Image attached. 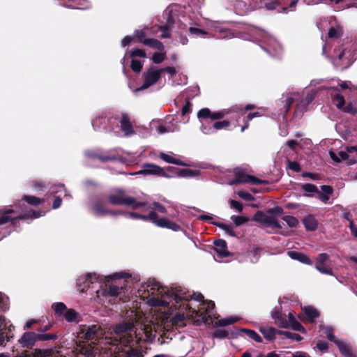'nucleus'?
Here are the masks:
<instances>
[{
    "label": "nucleus",
    "mask_w": 357,
    "mask_h": 357,
    "mask_svg": "<svg viewBox=\"0 0 357 357\" xmlns=\"http://www.w3.org/2000/svg\"><path fill=\"white\" fill-rule=\"evenodd\" d=\"M142 66L143 63L140 61L136 59H133L132 61L131 68L133 71L136 73L140 72L142 68Z\"/></svg>",
    "instance_id": "nucleus-43"
},
{
    "label": "nucleus",
    "mask_w": 357,
    "mask_h": 357,
    "mask_svg": "<svg viewBox=\"0 0 357 357\" xmlns=\"http://www.w3.org/2000/svg\"><path fill=\"white\" fill-rule=\"evenodd\" d=\"M148 293V303L150 306L159 307H165L169 298H173L165 294L167 292V288L162 287L158 282L154 279H150L146 283V290Z\"/></svg>",
    "instance_id": "nucleus-4"
},
{
    "label": "nucleus",
    "mask_w": 357,
    "mask_h": 357,
    "mask_svg": "<svg viewBox=\"0 0 357 357\" xmlns=\"http://www.w3.org/2000/svg\"><path fill=\"white\" fill-rule=\"evenodd\" d=\"M99 279V277L97 276L96 273H89L85 277L80 278L78 280V284H81V282H83L85 284L82 291L84 290V289H89L90 287V284L93 283V281H96Z\"/></svg>",
    "instance_id": "nucleus-22"
},
{
    "label": "nucleus",
    "mask_w": 357,
    "mask_h": 357,
    "mask_svg": "<svg viewBox=\"0 0 357 357\" xmlns=\"http://www.w3.org/2000/svg\"><path fill=\"white\" fill-rule=\"evenodd\" d=\"M153 209L154 211H156L159 213H166V209L165 208L164 206H162L161 204L158 203V202H154L153 203Z\"/></svg>",
    "instance_id": "nucleus-49"
},
{
    "label": "nucleus",
    "mask_w": 357,
    "mask_h": 357,
    "mask_svg": "<svg viewBox=\"0 0 357 357\" xmlns=\"http://www.w3.org/2000/svg\"><path fill=\"white\" fill-rule=\"evenodd\" d=\"M260 332L263 334L264 337L268 340H273L275 339L277 333L280 334V331H277L273 327L261 326L259 328Z\"/></svg>",
    "instance_id": "nucleus-18"
},
{
    "label": "nucleus",
    "mask_w": 357,
    "mask_h": 357,
    "mask_svg": "<svg viewBox=\"0 0 357 357\" xmlns=\"http://www.w3.org/2000/svg\"><path fill=\"white\" fill-rule=\"evenodd\" d=\"M132 328L126 324H118L113 332L103 333L100 326L92 325L82 329L78 333L77 347L74 351L75 357H94L98 352V344L101 349L105 353L119 351L121 347L117 343L126 344L132 340Z\"/></svg>",
    "instance_id": "nucleus-1"
},
{
    "label": "nucleus",
    "mask_w": 357,
    "mask_h": 357,
    "mask_svg": "<svg viewBox=\"0 0 357 357\" xmlns=\"http://www.w3.org/2000/svg\"><path fill=\"white\" fill-rule=\"evenodd\" d=\"M230 123L228 121H218L212 125L213 132L215 130H221L229 126Z\"/></svg>",
    "instance_id": "nucleus-35"
},
{
    "label": "nucleus",
    "mask_w": 357,
    "mask_h": 357,
    "mask_svg": "<svg viewBox=\"0 0 357 357\" xmlns=\"http://www.w3.org/2000/svg\"><path fill=\"white\" fill-rule=\"evenodd\" d=\"M128 215L132 218H141L144 220H151L157 226L160 227H166L174 231L180 229V227L175 222L167 218H158L155 211H151L148 215H142L136 213H130Z\"/></svg>",
    "instance_id": "nucleus-5"
},
{
    "label": "nucleus",
    "mask_w": 357,
    "mask_h": 357,
    "mask_svg": "<svg viewBox=\"0 0 357 357\" xmlns=\"http://www.w3.org/2000/svg\"><path fill=\"white\" fill-rule=\"evenodd\" d=\"M280 334H282L286 337L289 338V339H292V340H295L296 341H300L302 339V337H301L300 335H298L297 333H292L289 332V331H282V332H280Z\"/></svg>",
    "instance_id": "nucleus-42"
},
{
    "label": "nucleus",
    "mask_w": 357,
    "mask_h": 357,
    "mask_svg": "<svg viewBox=\"0 0 357 357\" xmlns=\"http://www.w3.org/2000/svg\"><path fill=\"white\" fill-rule=\"evenodd\" d=\"M354 152L357 153V147L350 146L347 147L346 151H341L338 152V156L333 151H330L329 154L331 158L335 162H340L342 160L347 161V159L351 156V154Z\"/></svg>",
    "instance_id": "nucleus-12"
},
{
    "label": "nucleus",
    "mask_w": 357,
    "mask_h": 357,
    "mask_svg": "<svg viewBox=\"0 0 357 357\" xmlns=\"http://www.w3.org/2000/svg\"><path fill=\"white\" fill-rule=\"evenodd\" d=\"M121 128L126 135H130L133 133L132 124L129 117L126 114H122L121 117Z\"/></svg>",
    "instance_id": "nucleus-15"
},
{
    "label": "nucleus",
    "mask_w": 357,
    "mask_h": 357,
    "mask_svg": "<svg viewBox=\"0 0 357 357\" xmlns=\"http://www.w3.org/2000/svg\"><path fill=\"white\" fill-rule=\"evenodd\" d=\"M128 321H123L121 324H126L132 330V340L128 343L122 344L118 341V344L121 347L119 351L109 353L117 354L125 352L127 357H143V352L137 349H128L125 351L123 347L128 346L134 340L138 343L140 341H149L155 337V333L159 329V325L155 324L153 320H148L145 314L140 310H130L126 313Z\"/></svg>",
    "instance_id": "nucleus-2"
},
{
    "label": "nucleus",
    "mask_w": 357,
    "mask_h": 357,
    "mask_svg": "<svg viewBox=\"0 0 357 357\" xmlns=\"http://www.w3.org/2000/svg\"><path fill=\"white\" fill-rule=\"evenodd\" d=\"M24 199L29 204L36 206L41 203V200L34 196H24Z\"/></svg>",
    "instance_id": "nucleus-40"
},
{
    "label": "nucleus",
    "mask_w": 357,
    "mask_h": 357,
    "mask_svg": "<svg viewBox=\"0 0 357 357\" xmlns=\"http://www.w3.org/2000/svg\"><path fill=\"white\" fill-rule=\"evenodd\" d=\"M122 289L116 286H110L109 293L112 296H117L121 294Z\"/></svg>",
    "instance_id": "nucleus-53"
},
{
    "label": "nucleus",
    "mask_w": 357,
    "mask_h": 357,
    "mask_svg": "<svg viewBox=\"0 0 357 357\" xmlns=\"http://www.w3.org/2000/svg\"><path fill=\"white\" fill-rule=\"evenodd\" d=\"M14 213V210L10 208H6L3 211H0V225L6 223L8 221L13 220V218L9 215Z\"/></svg>",
    "instance_id": "nucleus-29"
},
{
    "label": "nucleus",
    "mask_w": 357,
    "mask_h": 357,
    "mask_svg": "<svg viewBox=\"0 0 357 357\" xmlns=\"http://www.w3.org/2000/svg\"><path fill=\"white\" fill-rule=\"evenodd\" d=\"M229 203H230V206H231V208H235L238 212H241L242 211L243 206H242V204L240 202H238L237 201H235V200H231L229 202Z\"/></svg>",
    "instance_id": "nucleus-50"
},
{
    "label": "nucleus",
    "mask_w": 357,
    "mask_h": 357,
    "mask_svg": "<svg viewBox=\"0 0 357 357\" xmlns=\"http://www.w3.org/2000/svg\"><path fill=\"white\" fill-rule=\"evenodd\" d=\"M237 321H238L237 318L229 317V318H227V319H220V320H219L218 323H219L220 326H227L229 324H232L236 322Z\"/></svg>",
    "instance_id": "nucleus-45"
},
{
    "label": "nucleus",
    "mask_w": 357,
    "mask_h": 357,
    "mask_svg": "<svg viewBox=\"0 0 357 357\" xmlns=\"http://www.w3.org/2000/svg\"><path fill=\"white\" fill-rule=\"evenodd\" d=\"M318 194V198L319 200L323 202L324 203H327L330 199V196L325 195L324 193H321V192H317Z\"/></svg>",
    "instance_id": "nucleus-58"
},
{
    "label": "nucleus",
    "mask_w": 357,
    "mask_h": 357,
    "mask_svg": "<svg viewBox=\"0 0 357 357\" xmlns=\"http://www.w3.org/2000/svg\"><path fill=\"white\" fill-rule=\"evenodd\" d=\"M343 33L342 27L340 25H337L335 26H332L330 28L328 31V37L330 38H338L342 36Z\"/></svg>",
    "instance_id": "nucleus-28"
},
{
    "label": "nucleus",
    "mask_w": 357,
    "mask_h": 357,
    "mask_svg": "<svg viewBox=\"0 0 357 357\" xmlns=\"http://www.w3.org/2000/svg\"><path fill=\"white\" fill-rule=\"evenodd\" d=\"M341 354L345 357H355L349 344L342 340L335 341Z\"/></svg>",
    "instance_id": "nucleus-17"
},
{
    "label": "nucleus",
    "mask_w": 357,
    "mask_h": 357,
    "mask_svg": "<svg viewBox=\"0 0 357 357\" xmlns=\"http://www.w3.org/2000/svg\"><path fill=\"white\" fill-rule=\"evenodd\" d=\"M333 103L339 109H342L345 105V100L343 96L341 94L337 93L334 95L332 98Z\"/></svg>",
    "instance_id": "nucleus-31"
},
{
    "label": "nucleus",
    "mask_w": 357,
    "mask_h": 357,
    "mask_svg": "<svg viewBox=\"0 0 357 357\" xmlns=\"http://www.w3.org/2000/svg\"><path fill=\"white\" fill-rule=\"evenodd\" d=\"M131 56H139V57H145L146 54L142 50L136 49L131 52Z\"/></svg>",
    "instance_id": "nucleus-54"
},
{
    "label": "nucleus",
    "mask_w": 357,
    "mask_h": 357,
    "mask_svg": "<svg viewBox=\"0 0 357 357\" xmlns=\"http://www.w3.org/2000/svg\"><path fill=\"white\" fill-rule=\"evenodd\" d=\"M57 336L55 334H38L37 341H47L56 339Z\"/></svg>",
    "instance_id": "nucleus-38"
},
{
    "label": "nucleus",
    "mask_w": 357,
    "mask_h": 357,
    "mask_svg": "<svg viewBox=\"0 0 357 357\" xmlns=\"http://www.w3.org/2000/svg\"><path fill=\"white\" fill-rule=\"evenodd\" d=\"M235 179L229 182L230 185L236 183H251L252 185H258L264 183V181L259 179L253 176L245 174L244 170L236 168L234 169Z\"/></svg>",
    "instance_id": "nucleus-7"
},
{
    "label": "nucleus",
    "mask_w": 357,
    "mask_h": 357,
    "mask_svg": "<svg viewBox=\"0 0 357 357\" xmlns=\"http://www.w3.org/2000/svg\"><path fill=\"white\" fill-rule=\"evenodd\" d=\"M303 312L306 319L310 322L314 321V319L319 315L318 311L310 306L303 307Z\"/></svg>",
    "instance_id": "nucleus-23"
},
{
    "label": "nucleus",
    "mask_w": 357,
    "mask_h": 357,
    "mask_svg": "<svg viewBox=\"0 0 357 357\" xmlns=\"http://www.w3.org/2000/svg\"><path fill=\"white\" fill-rule=\"evenodd\" d=\"M243 333L246 334L250 338L252 339L257 342H261L262 339L260 337V335L256 333L255 331L250 330V329H243L241 331Z\"/></svg>",
    "instance_id": "nucleus-32"
},
{
    "label": "nucleus",
    "mask_w": 357,
    "mask_h": 357,
    "mask_svg": "<svg viewBox=\"0 0 357 357\" xmlns=\"http://www.w3.org/2000/svg\"><path fill=\"white\" fill-rule=\"evenodd\" d=\"M133 174L155 175L167 177V174L162 167L151 163L144 164L141 170L134 173Z\"/></svg>",
    "instance_id": "nucleus-9"
},
{
    "label": "nucleus",
    "mask_w": 357,
    "mask_h": 357,
    "mask_svg": "<svg viewBox=\"0 0 357 357\" xmlns=\"http://www.w3.org/2000/svg\"><path fill=\"white\" fill-rule=\"evenodd\" d=\"M161 76L160 70H156L153 68H150L144 73V84L138 90L145 89L154 84L158 81Z\"/></svg>",
    "instance_id": "nucleus-8"
},
{
    "label": "nucleus",
    "mask_w": 357,
    "mask_h": 357,
    "mask_svg": "<svg viewBox=\"0 0 357 357\" xmlns=\"http://www.w3.org/2000/svg\"><path fill=\"white\" fill-rule=\"evenodd\" d=\"M282 219L290 227H296L298 224V220L294 216L286 215Z\"/></svg>",
    "instance_id": "nucleus-34"
},
{
    "label": "nucleus",
    "mask_w": 357,
    "mask_h": 357,
    "mask_svg": "<svg viewBox=\"0 0 357 357\" xmlns=\"http://www.w3.org/2000/svg\"><path fill=\"white\" fill-rule=\"evenodd\" d=\"M109 199L113 204L129 206L133 209L145 206L144 203L137 202L133 197L127 196L122 190H117L114 193L111 194Z\"/></svg>",
    "instance_id": "nucleus-6"
},
{
    "label": "nucleus",
    "mask_w": 357,
    "mask_h": 357,
    "mask_svg": "<svg viewBox=\"0 0 357 357\" xmlns=\"http://www.w3.org/2000/svg\"><path fill=\"white\" fill-rule=\"evenodd\" d=\"M303 224L305 228L310 231H314L317 227V222L316 219L312 216L308 215L303 219Z\"/></svg>",
    "instance_id": "nucleus-25"
},
{
    "label": "nucleus",
    "mask_w": 357,
    "mask_h": 357,
    "mask_svg": "<svg viewBox=\"0 0 357 357\" xmlns=\"http://www.w3.org/2000/svg\"><path fill=\"white\" fill-rule=\"evenodd\" d=\"M53 349H35L31 351L32 357H50L54 354Z\"/></svg>",
    "instance_id": "nucleus-24"
},
{
    "label": "nucleus",
    "mask_w": 357,
    "mask_h": 357,
    "mask_svg": "<svg viewBox=\"0 0 357 357\" xmlns=\"http://www.w3.org/2000/svg\"><path fill=\"white\" fill-rule=\"evenodd\" d=\"M302 189L307 193V196H310V193L318 192V188L314 185L310 183L302 185Z\"/></svg>",
    "instance_id": "nucleus-33"
},
{
    "label": "nucleus",
    "mask_w": 357,
    "mask_h": 357,
    "mask_svg": "<svg viewBox=\"0 0 357 357\" xmlns=\"http://www.w3.org/2000/svg\"><path fill=\"white\" fill-rule=\"evenodd\" d=\"M227 114L225 111L211 112L208 108H203L199 111L197 117L199 119L218 120L222 119Z\"/></svg>",
    "instance_id": "nucleus-11"
},
{
    "label": "nucleus",
    "mask_w": 357,
    "mask_h": 357,
    "mask_svg": "<svg viewBox=\"0 0 357 357\" xmlns=\"http://www.w3.org/2000/svg\"><path fill=\"white\" fill-rule=\"evenodd\" d=\"M65 192V195H67V194L66 193V190H65V188L63 185H58L55 187H54L52 190V193H57L59 192Z\"/></svg>",
    "instance_id": "nucleus-59"
},
{
    "label": "nucleus",
    "mask_w": 357,
    "mask_h": 357,
    "mask_svg": "<svg viewBox=\"0 0 357 357\" xmlns=\"http://www.w3.org/2000/svg\"><path fill=\"white\" fill-rule=\"evenodd\" d=\"M215 307V304L212 301H203L202 303L200 304V307H199V310L197 312H202L206 314V319L203 321V323H206L208 321V318L211 317L210 310H213ZM202 321H200V324Z\"/></svg>",
    "instance_id": "nucleus-19"
},
{
    "label": "nucleus",
    "mask_w": 357,
    "mask_h": 357,
    "mask_svg": "<svg viewBox=\"0 0 357 357\" xmlns=\"http://www.w3.org/2000/svg\"><path fill=\"white\" fill-rule=\"evenodd\" d=\"M202 130L206 135H210V134L213 133L212 126L207 127V126H204V123H202Z\"/></svg>",
    "instance_id": "nucleus-62"
},
{
    "label": "nucleus",
    "mask_w": 357,
    "mask_h": 357,
    "mask_svg": "<svg viewBox=\"0 0 357 357\" xmlns=\"http://www.w3.org/2000/svg\"><path fill=\"white\" fill-rule=\"evenodd\" d=\"M160 70L161 72V74L163 72H167L172 75H174L176 73V70L174 67H167V68H161V69H160Z\"/></svg>",
    "instance_id": "nucleus-60"
},
{
    "label": "nucleus",
    "mask_w": 357,
    "mask_h": 357,
    "mask_svg": "<svg viewBox=\"0 0 357 357\" xmlns=\"http://www.w3.org/2000/svg\"><path fill=\"white\" fill-rule=\"evenodd\" d=\"M160 317L165 326L169 324L176 327H183L187 318L191 319L196 325L206 319V314L192 309L188 302L176 296L169 298L165 307H161Z\"/></svg>",
    "instance_id": "nucleus-3"
},
{
    "label": "nucleus",
    "mask_w": 357,
    "mask_h": 357,
    "mask_svg": "<svg viewBox=\"0 0 357 357\" xmlns=\"http://www.w3.org/2000/svg\"><path fill=\"white\" fill-rule=\"evenodd\" d=\"M231 220L236 226H240L248 221V218L243 216H232Z\"/></svg>",
    "instance_id": "nucleus-44"
},
{
    "label": "nucleus",
    "mask_w": 357,
    "mask_h": 357,
    "mask_svg": "<svg viewBox=\"0 0 357 357\" xmlns=\"http://www.w3.org/2000/svg\"><path fill=\"white\" fill-rule=\"evenodd\" d=\"M289 327H291L293 330L305 333V330L303 326L296 320L288 323Z\"/></svg>",
    "instance_id": "nucleus-37"
},
{
    "label": "nucleus",
    "mask_w": 357,
    "mask_h": 357,
    "mask_svg": "<svg viewBox=\"0 0 357 357\" xmlns=\"http://www.w3.org/2000/svg\"><path fill=\"white\" fill-rule=\"evenodd\" d=\"M189 31L190 32L191 34L196 36L207 34V33L205 31L195 27H190L189 29Z\"/></svg>",
    "instance_id": "nucleus-47"
},
{
    "label": "nucleus",
    "mask_w": 357,
    "mask_h": 357,
    "mask_svg": "<svg viewBox=\"0 0 357 357\" xmlns=\"http://www.w3.org/2000/svg\"><path fill=\"white\" fill-rule=\"evenodd\" d=\"M321 193L331 196L333 192V188L329 185H322L321 186Z\"/></svg>",
    "instance_id": "nucleus-56"
},
{
    "label": "nucleus",
    "mask_w": 357,
    "mask_h": 357,
    "mask_svg": "<svg viewBox=\"0 0 357 357\" xmlns=\"http://www.w3.org/2000/svg\"><path fill=\"white\" fill-rule=\"evenodd\" d=\"M143 43L146 45L150 46L154 49L161 50L163 49V45L161 42L155 39H145Z\"/></svg>",
    "instance_id": "nucleus-30"
},
{
    "label": "nucleus",
    "mask_w": 357,
    "mask_h": 357,
    "mask_svg": "<svg viewBox=\"0 0 357 357\" xmlns=\"http://www.w3.org/2000/svg\"><path fill=\"white\" fill-rule=\"evenodd\" d=\"M215 252L220 257H225L229 255V252L227 249V243L224 240H217L214 242Z\"/></svg>",
    "instance_id": "nucleus-16"
},
{
    "label": "nucleus",
    "mask_w": 357,
    "mask_h": 357,
    "mask_svg": "<svg viewBox=\"0 0 357 357\" xmlns=\"http://www.w3.org/2000/svg\"><path fill=\"white\" fill-rule=\"evenodd\" d=\"M160 29L162 32L160 34L161 38H168L170 36L169 29L167 26H160Z\"/></svg>",
    "instance_id": "nucleus-57"
},
{
    "label": "nucleus",
    "mask_w": 357,
    "mask_h": 357,
    "mask_svg": "<svg viewBox=\"0 0 357 357\" xmlns=\"http://www.w3.org/2000/svg\"><path fill=\"white\" fill-rule=\"evenodd\" d=\"M175 130L171 128H167L165 126L160 125L158 128V132L159 134H163L168 132H174Z\"/></svg>",
    "instance_id": "nucleus-55"
},
{
    "label": "nucleus",
    "mask_w": 357,
    "mask_h": 357,
    "mask_svg": "<svg viewBox=\"0 0 357 357\" xmlns=\"http://www.w3.org/2000/svg\"><path fill=\"white\" fill-rule=\"evenodd\" d=\"M288 255L293 259L298 260L303 264L311 265V259L305 254L296 251L288 252Z\"/></svg>",
    "instance_id": "nucleus-20"
},
{
    "label": "nucleus",
    "mask_w": 357,
    "mask_h": 357,
    "mask_svg": "<svg viewBox=\"0 0 357 357\" xmlns=\"http://www.w3.org/2000/svg\"><path fill=\"white\" fill-rule=\"evenodd\" d=\"M55 313L58 315L63 314L66 311V306L63 303H57L53 305Z\"/></svg>",
    "instance_id": "nucleus-36"
},
{
    "label": "nucleus",
    "mask_w": 357,
    "mask_h": 357,
    "mask_svg": "<svg viewBox=\"0 0 357 357\" xmlns=\"http://www.w3.org/2000/svg\"><path fill=\"white\" fill-rule=\"evenodd\" d=\"M322 330H323L324 333L326 334L327 338L330 341L335 342V341L337 340L335 339V336L333 335V331L331 327H328V326L323 327Z\"/></svg>",
    "instance_id": "nucleus-39"
},
{
    "label": "nucleus",
    "mask_w": 357,
    "mask_h": 357,
    "mask_svg": "<svg viewBox=\"0 0 357 357\" xmlns=\"http://www.w3.org/2000/svg\"><path fill=\"white\" fill-rule=\"evenodd\" d=\"M93 212L96 215H105L107 213H110L107 211L105 210L103 206L100 204H96L93 208Z\"/></svg>",
    "instance_id": "nucleus-46"
},
{
    "label": "nucleus",
    "mask_w": 357,
    "mask_h": 357,
    "mask_svg": "<svg viewBox=\"0 0 357 357\" xmlns=\"http://www.w3.org/2000/svg\"><path fill=\"white\" fill-rule=\"evenodd\" d=\"M37 341V333L33 332H26L24 333L18 342L22 347L30 348L34 345Z\"/></svg>",
    "instance_id": "nucleus-13"
},
{
    "label": "nucleus",
    "mask_w": 357,
    "mask_h": 357,
    "mask_svg": "<svg viewBox=\"0 0 357 357\" xmlns=\"http://www.w3.org/2000/svg\"><path fill=\"white\" fill-rule=\"evenodd\" d=\"M341 110L351 114H354L355 112V108L351 105H348L347 106L344 105Z\"/></svg>",
    "instance_id": "nucleus-61"
},
{
    "label": "nucleus",
    "mask_w": 357,
    "mask_h": 357,
    "mask_svg": "<svg viewBox=\"0 0 357 357\" xmlns=\"http://www.w3.org/2000/svg\"><path fill=\"white\" fill-rule=\"evenodd\" d=\"M264 114V112H259V111H257L256 112H253V113H250L248 114V119L249 121L252 120L254 117H256V116H261Z\"/></svg>",
    "instance_id": "nucleus-63"
},
{
    "label": "nucleus",
    "mask_w": 357,
    "mask_h": 357,
    "mask_svg": "<svg viewBox=\"0 0 357 357\" xmlns=\"http://www.w3.org/2000/svg\"><path fill=\"white\" fill-rule=\"evenodd\" d=\"M357 161V153L354 152L351 154V156L349 157V159H347V163L349 165L354 164Z\"/></svg>",
    "instance_id": "nucleus-64"
},
{
    "label": "nucleus",
    "mask_w": 357,
    "mask_h": 357,
    "mask_svg": "<svg viewBox=\"0 0 357 357\" xmlns=\"http://www.w3.org/2000/svg\"><path fill=\"white\" fill-rule=\"evenodd\" d=\"M220 227L227 233L228 234L229 236H235V234H234V231L233 230V228L230 225H220Z\"/></svg>",
    "instance_id": "nucleus-51"
},
{
    "label": "nucleus",
    "mask_w": 357,
    "mask_h": 357,
    "mask_svg": "<svg viewBox=\"0 0 357 357\" xmlns=\"http://www.w3.org/2000/svg\"><path fill=\"white\" fill-rule=\"evenodd\" d=\"M159 156L162 160L168 163L174 164L177 165H185L184 162H183L181 159L176 158L175 155L172 153H171L170 154L160 153Z\"/></svg>",
    "instance_id": "nucleus-21"
},
{
    "label": "nucleus",
    "mask_w": 357,
    "mask_h": 357,
    "mask_svg": "<svg viewBox=\"0 0 357 357\" xmlns=\"http://www.w3.org/2000/svg\"><path fill=\"white\" fill-rule=\"evenodd\" d=\"M272 317L275 320L276 324L281 328H288L287 321L282 318V314L279 312H273Z\"/></svg>",
    "instance_id": "nucleus-26"
},
{
    "label": "nucleus",
    "mask_w": 357,
    "mask_h": 357,
    "mask_svg": "<svg viewBox=\"0 0 357 357\" xmlns=\"http://www.w3.org/2000/svg\"><path fill=\"white\" fill-rule=\"evenodd\" d=\"M63 316L66 320L69 322H78L79 320V314L73 309L66 310Z\"/></svg>",
    "instance_id": "nucleus-27"
},
{
    "label": "nucleus",
    "mask_w": 357,
    "mask_h": 357,
    "mask_svg": "<svg viewBox=\"0 0 357 357\" xmlns=\"http://www.w3.org/2000/svg\"><path fill=\"white\" fill-rule=\"evenodd\" d=\"M329 260V256L326 253L319 254L316 259L315 268L320 273L333 275L332 269L326 266L327 262Z\"/></svg>",
    "instance_id": "nucleus-10"
},
{
    "label": "nucleus",
    "mask_w": 357,
    "mask_h": 357,
    "mask_svg": "<svg viewBox=\"0 0 357 357\" xmlns=\"http://www.w3.org/2000/svg\"><path fill=\"white\" fill-rule=\"evenodd\" d=\"M288 167L294 172H298L301 171L300 165L297 162L289 161Z\"/></svg>",
    "instance_id": "nucleus-48"
},
{
    "label": "nucleus",
    "mask_w": 357,
    "mask_h": 357,
    "mask_svg": "<svg viewBox=\"0 0 357 357\" xmlns=\"http://www.w3.org/2000/svg\"><path fill=\"white\" fill-rule=\"evenodd\" d=\"M238 195L245 200L250 201L254 199L252 195L246 192L239 191L238 192Z\"/></svg>",
    "instance_id": "nucleus-52"
},
{
    "label": "nucleus",
    "mask_w": 357,
    "mask_h": 357,
    "mask_svg": "<svg viewBox=\"0 0 357 357\" xmlns=\"http://www.w3.org/2000/svg\"><path fill=\"white\" fill-rule=\"evenodd\" d=\"M165 59V54L162 52H155L153 54L152 60L155 63H160Z\"/></svg>",
    "instance_id": "nucleus-41"
},
{
    "label": "nucleus",
    "mask_w": 357,
    "mask_h": 357,
    "mask_svg": "<svg viewBox=\"0 0 357 357\" xmlns=\"http://www.w3.org/2000/svg\"><path fill=\"white\" fill-rule=\"evenodd\" d=\"M255 218L257 221L262 222H264L266 225H271L273 227H277V228L280 227L279 224L277 222V221L274 218L265 215L262 212H257L255 216Z\"/></svg>",
    "instance_id": "nucleus-14"
}]
</instances>
